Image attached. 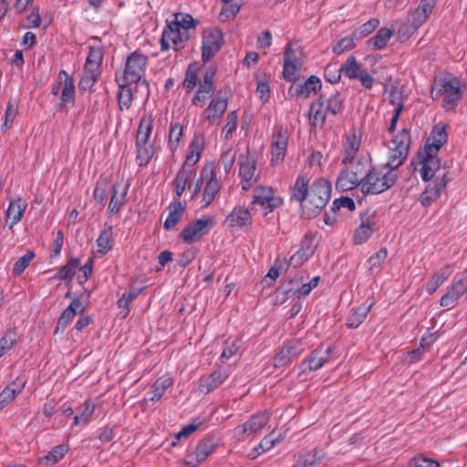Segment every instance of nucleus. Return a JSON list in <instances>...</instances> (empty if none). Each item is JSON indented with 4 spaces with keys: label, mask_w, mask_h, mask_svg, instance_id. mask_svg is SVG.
Instances as JSON below:
<instances>
[{
    "label": "nucleus",
    "mask_w": 467,
    "mask_h": 467,
    "mask_svg": "<svg viewBox=\"0 0 467 467\" xmlns=\"http://www.w3.org/2000/svg\"><path fill=\"white\" fill-rule=\"evenodd\" d=\"M307 175H299L291 190V201L301 204V213L304 218L317 217L327 206L331 196V183L323 179H316L309 185Z\"/></svg>",
    "instance_id": "obj_1"
},
{
    "label": "nucleus",
    "mask_w": 467,
    "mask_h": 467,
    "mask_svg": "<svg viewBox=\"0 0 467 467\" xmlns=\"http://www.w3.org/2000/svg\"><path fill=\"white\" fill-rule=\"evenodd\" d=\"M345 98L338 90L323 91L318 99L310 104L309 123L314 127H322L327 115L337 116L344 109Z\"/></svg>",
    "instance_id": "obj_2"
},
{
    "label": "nucleus",
    "mask_w": 467,
    "mask_h": 467,
    "mask_svg": "<svg viewBox=\"0 0 467 467\" xmlns=\"http://www.w3.org/2000/svg\"><path fill=\"white\" fill-rule=\"evenodd\" d=\"M362 183L364 195L379 194L390 189L397 182V171L389 170L384 164L373 166L371 161Z\"/></svg>",
    "instance_id": "obj_3"
},
{
    "label": "nucleus",
    "mask_w": 467,
    "mask_h": 467,
    "mask_svg": "<svg viewBox=\"0 0 467 467\" xmlns=\"http://www.w3.org/2000/svg\"><path fill=\"white\" fill-rule=\"evenodd\" d=\"M369 162L370 159L361 158L356 162L348 163V166L342 170L337 176L336 188L347 192L359 186L362 191V183L368 172Z\"/></svg>",
    "instance_id": "obj_4"
},
{
    "label": "nucleus",
    "mask_w": 467,
    "mask_h": 467,
    "mask_svg": "<svg viewBox=\"0 0 467 467\" xmlns=\"http://www.w3.org/2000/svg\"><path fill=\"white\" fill-rule=\"evenodd\" d=\"M442 95H445L443 108L446 110H453L462 95L460 80L454 77L435 78L431 97L436 99Z\"/></svg>",
    "instance_id": "obj_5"
},
{
    "label": "nucleus",
    "mask_w": 467,
    "mask_h": 467,
    "mask_svg": "<svg viewBox=\"0 0 467 467\" xmlns=\"http://www.w3.org/2000/svg\"><path fill=\"white\" fill-rule=\"evenodd\" d=\"M148 57L139 51L131 53L126 60L125 69L121 77V86H130L132 83H140L144 86L147 98L150 96V84L141 77L146 70Z\"/></svg>",
    "instance_id": "obj_6"
},
{
    "label": "nucleus",
    "mask_w": 467,
    "mask_h": 467,
    "mask_svg": "<svg viewBox=\"0 0 467 467\" xmlns=\"http://www.w3.org/2000/svg\"><path fill=\"white\" fill-rule=\"evenodd\" d=\"M432 142L430 143V139L425 143L422 150L418 152V161L421 164L420 175L422 180H426L429 177V170H431V163L433 162V157L438 154L440 149L447 141V132L444 127L439 125L434 126L432 132Z\"/></svg>",
    "instance_id": "obj_7"
},
{
    "label": "nucleus",
    "mask_w": 467,
    "mask_h": 467,
    "mask_svg": "<svg viewBox=\"0 0 467 467\" xmlns=\"http://www.w3.org/2000/svg\"><path fill=\"white\" fill-rule=\"evenodd\" d=\"M411 142L410 133L407 128H403L389 142V161L384 165L389 170H396L406 161Z\"/></svg>",
    "instance_id": "obj_8"
},
{
    "label": "nucleus",
    "mask_w": 467,
    "mask_h": 467,
    "mask_svg": "<svg viewBox=\"0 0 467 467\" xmlns=\"http://www.w3.org/2000/svg\"><path fill=\"white\" fill-rule=\"evenodd\" d=\"M378 229L377 213L372 210H366L360 213V224L356 229L353 236L355 244L366 243L372 234Z\"/></svg>",
    "instance_id": "obj_9"
},
{
    "label": "nucleus",
    "mask_w": 467,
    "mask_h": 467,
    "mask_svg": "<svg viewBox=\"0 0 467 467\" xmlns=\"http://www.w3.org/2000/svg\"><path fill=\"white\" fill-rule=\"evenodd\" d=\"M217 447V441L214 437L207 436L203 438L196 446L194 451L189 453L184 460V465L189 467H197L211 455Z\"/></svg>",
    "instance_id": "obj_10"
},
{
    "label": "nucleus",
    "mask_w": 467,
    "mask_h": 467,
    "mask_svg": "<svg viewBox=\"0 0 467 467\" xmlns=\"http://www.w3.org/2000/svg\"><path fill=\"white\" fill-rule=\"evenodd\" d=\"M213 224L214 220L210 216L197 219L181 232L180 237L184 243L192 244L208 234L210 228L213 227Z\"/></svg>",
    "instance_id": "obj_11"
},
{
    "label": "nucleus",
    "mask_w": 467,
    "mask_h": 467,
    "mask_svg": "<svg viewBox=\"0 0 467 467\" xmlns=\"http://www.w3.org/2000/svg\"><path fill=\"white\" fill-rule=\"evenodd\" d=\"M269 419L270 414L267 411L253 415L246 422L234 429V435L238 441H244L247 436L261 431L268 423Z\"/></svg>",
    "instance_id": "obj_12"
},
{
    "label": "nucleus",
    "mask_w": 467,
    "mask_h": 467,
    "mask_svg": "<svg viewBox=\"0 0 467 467\" xmlns=\"http://www.w3.org/2000/svg\"><path fill=\"white\" fill-rule=\"evenodd\" d=\"M186 32L182 31L179 28H174L173 25L167 20V26L162 32L161 39V47L162 51H167L171 47L178 51L184 47V42L187 39Z\"/></svg>",
    "instance_id": "obj_13"
},
{
    "label": "nucleus",
    "mask_w": 467,
    "mask_h": 467,
    "mask_svg": "<svg viewBox=\"0 0 467 467\" xmlns=\"http://www.w3.org/2000/svg\"><path fill=\"white\" fill-rule=\"evenodd\" d=\"M341 71L349 79H358L362 86L370 89L373 85V78L358 63L355 57H349L345 64L341 66Z\"/></svg>",
    "instance_id": "obj_14"
},
{
    "label": "nucleus",
    "mask_w": 467,
    "mask_h": 467,
    "mask_svg": "<svg viewBox=\"0 0 467 467\" xmlns=\"http://www.w3.org/2000/svg\"><path fill=\"white\" fill-rule=\"evenodd\" d=\"M305 350L301 340L295 339L285 343L273 359L275 368H282L300 356Z\"/></svg>",
    "instance_id": "obj_15"
},
{
    "label": "nucleus",
    "mask_w": 467,
    "mask_h": 467,
    "mask_svg": "<svg viewBox=\"0 0 467 467\" xmlns=\"http://www.w3.org/2000/svg\"><path fill=\"white\" fill-rule=\"evenodd\" d=\"M281 199L274 195L271 187H257L254 190L252 205H260L265 212V214L272 212L281 205Z\"/></svg>",
    "instance_id": "obj_16"
},
{
    "label": "nucleus",
    "mask_w": 467,
    "mask_h": 467,
    "mask_svg": "<svg viewBox=\"0 0 467 467\" xmlns=\"http://www.w3.org/2000/svg\"><path fill=\"white\" fill-rule=\"evenodd\" d=\"M223 43V37L220 30L212 29L204 32L202 51V60L206 62L214 57L220 51Z\"/></svg>",
    "instance_id": "obj_17"
},
{
    "label": "nucleus",
    "mask_w": 467,
    "mask_h": 467,
    "mask_svg": "<svg viewBox=\"0 0 467 467\" xmlns=\"http://www.w3.org/2000/svg\"><path fill=\"white\" fill-rule=\"evenodd\" d=\"M203 173L206 185L203 191L202 201L204 202V207H207L213 202L220 190V182L215 179L213 164L206 165L203 169Z\"/></svg>",
    "instance_id": "obj_18"
},
{
    "label": "nucleus",
    "mask_w": 467,
    "mask_h": 467,
    "mask_svg": "<svg viewBox=\"0 0 467 467\" xmlns=\"http://www.w3.org/2000/svg\"><path fill=\"white\" fill-rule=\"evenodd\" d=\"M322 88L319 78L310 76L303 84H294L288 89L290 97H302L307 99L311 93H317Z\"/></svg>",
    "instance_id": "obj_19"
},
{
    "label": "nucleus",
    "mask_w": 467,
    "mask_h": 467,
    "mask_svg": "<svg viewBox=\"0 0 467 467\" xmlns=\"http://www.w3.org/2000/svg\"><path fill=\"white\" fill-rule=\"evenodd\" d=\"M239 166L242 189L248 191L253 186V179L256 170L255 161L248 155L242 154L239 159Z\"/></svg>",
    "instance_id": "obj_20"
},
{
    "label": "nucleus",
    "mask_w": 467,
    "mask_h": 467,
    "mask_svg": "<svg viewBox=\"0 0 467 467\" xmlns=\"http://www.w3.org/2000/svg\"><path fill=\"white\" fill-rule=\"evenodd\" d=\"M302 61L296 57L295 50L288 45L284 53L283 76L287 81H296V74L301 69Z\"/></svg>",
    "instance_id": "obj_21"
},
{
    "label": "nucleus",
    "mask_w": 467,
    "mask_h": 467,
    "mask_svg": "<svg viewBox=\"0 0 467 467\" xmlns=\"http://www.w3.org/2000/svg\"><path fill=\"white\" fill-rule=\"evenodd\" d=\"M332 352L331 347L323 350L322 348H317L312 351L311 356L301 363L302 373L317 370L320 368L329 358Z\"/></svg>",
    "instance_id": "obj_22"
},
{
    "label": "nucleus",
    "mask_w": 467,
    "mask_h": 467,
    "mask_svg": "<svg viewBox=\"0 0 467 467\" xmlns=\"http://www.w3.org/2000/svg\"><path fill=\"white\" fill-rule=\"evenodd\" d=\"M288 144V136L286 131L278 130L273 135L271 143L272 148V158L271 162L276 165L282 162L286 154Z\"/></svg>",
    "instance_id": "obj_23"
},
{
    "label": "nucleus",
    "mask_w": 467,
    "mask_h": 467,
    "mask_svg": "<svg viewBox=\"0 0 467 467\" xmlns=\"http://www.w3.org/2000/svg\"><path fill=\"white\" fill-rule=\"evenodd\" d=\"M227 378L228 374L225 370H214L207 377H202L200 379L198 389L202 393L208 394L219 388Z\"/></svg>",
    "instance_id": "obj_24"
},
{
    "label": "nucleus",
    "mask_w": 467,
    "mask_h": 467,
    "mask_svg": "<svg viewBox=\"0 0 467 467\" xmlns=\"http://www.w3.org/2000/svg\"><path fill=\"white\" fill-rule=\"evenodd\" d=\"M467 291V278L457 280L441 298V306L451 308L459 298Z\"/></svg>",
    "instance_id": "obj_25"
},
{
    "label": "nucleus",
    "mask_w": 467,
    "mask_h": 467,
    "mask_svg": "<svg viewBox=\"0 0 467 467\" xmlns=\"http://www.w3.org/2000/svg\"><path fill=\"white\" fill-rule=\"evenodd\" d=\"M27 207V203L25 200L21 199L20 197L10 199L9 205L7 210L5 211V223H9V228L13 229V227L18 223Z\"/></svg>",
    "instance_id": "obj_26"
},
{
    "label": "nucleus",
    "mask_w": 467,
    "mask_h": 467,
    "mask_svg": "<svg viewBox=\"0 0 467 467\" xmlns=\"http://www.w3.org/2000/svg\"><path fill=\"white\" fill-rule=\"evenodd\" d=\"M62 75L65 77V79L60 94V111L64 109H68L74 107L76 102L74 79L66 71L60 70V77Z\"/></svg>",
    "instance_id": "obj_27"
},
{
    "label": "nucleus",
    "mask_w": 467,
    "mask_h": 467,
    "mask_svg": "<svg viewBox=\"0 0 467 467\" xmlns=\"http://www.w3.org/2000/svg\"><path fill=\"white\" fill-rule=\"evenodd\" d=\"M445 175V172H442L441 179H435L422 192L420 196V202L423 206H429L432 202L437 200L441 196V193L445 190L447 185Z\"/></svg>",
    "instance_id": "obj_28"
},
{
    "label": "nucleus",
    "mask_w": 467,
    "mask_h": 467,
    "mask_svg": "<svg viewBox=\"0 0 467 467\" xmlns=\"http://www.w3.org/2000/svg\"><path fill=\"white\" fill-rule=\"evenodd\" d=\"M221 93L222 90H219L217 93V98L212 99L205 110V119L212 124L220 119L227 109L228 99L226 98L219 97Z\"/></svg>",
    "instance_id": "obj_29"
},
{
    "label": "nucleus",
    "mask_w": 467,
    "mask_h": 467,
    "mask_svg": "<svg viewBox=\"0 0 467 467\" xmlns=\"http://www.w3.org/2000/svg\"><path fill=\"white\" fill-rule=\"evenodd\" d=\"M226 223L233 228H243L252 224V216L247 208L237 206L227 216Z\"/></svg>",
    "instance_id": "obj_30"
},
{
    "label": "nucleus",
    "mask_w": 467,
    "mask_h": 467,
    "mask_svg": "<svg viewBox=\"0 0 467 467\" xmlns=\"http://www.w3.org/2000/svg\"><path fill=\"white\" fill-rule=\"evenodd\" d=\"M428 16L423 12L416 8L412 13L410 14L407 24H404L399 30V34L411 36L413 35L423 23L428 19Z\"/></svg>",
    "instance_id": "obj_31"
},
{
    "label": "nucleus",
    "mask_w": 467,
    "mask_h": 467,
    "mask_svg": "<svg viewBox=\"0 0 467 467\" xmlns=\"http://www.w3.org/2000/svg\"><path fill=\"white\" fill-rule=\"evenodd\" d=\"M195 175V171L191 167H182L173 181V185L177 196H182L186 186L191 189V180Z\"/></svg>",
    "instance_id": "obj_32"
},
{
    "label": "nucleus",
    "mask_w": 467,
    "mask_h": 467,
    "mask_svg": "<svg viewBox=\"0 0 467 467\" xmlns=\"http://www.w3.org/2000/svg\"><path fill=\"white\" fill-rule=\"evenodd\" d=\"M168 209L170 212L164 222L163 227L165 230L170 231L172 230L182 220L185 207L180 201L175 200L170 203Z\"/></svg>",
    "instance_id": "obj_33"
},
{
    "label": "nucleus",
    "mask_w": 467,
    "mask_h": 467,
    "mask_svg": "<svg viewBox=\"0 0 467 467\" xmlns=\"http://www.w3.org/2000/svg\"><path fill=\"white\" fill-rule=\"evenodd\" d=\"M172 385V379L169 377L159 378L150 387V390L147 393L146 400L158 401L164 395L166 389Z\"/></svg>",
    "instance_id": "obj_34"
},
{
    "label": "nucleus",
    "mask_w": 467,
    "mask_h": 467,
    "mask_svg": "<svg viewBox=\"0 0 467 467\" xmlns=\"http://www.w3.org/2000/svg\"><path fill=\"white\" fill-rule=\"evenodd\" d=\"M203 146L202 138L195 136L189 146V152L182 167L193 168V165L198 162Z\"/></svg>",
    "instance_id": "obj_35"
},
{
    "label": "nucleus",
    "mask_w": 467,
    "mask_h": 467,
    "mask_svg": "<svg viewBox=\"0 0 467 467\" xmlns=\"http://www.w3.org/2000/svg\"><path fill=\"white\" fill-rule=\"evenodd\" d=\"M452 274L451 265H445L438 272L434 273L431 279L427 283L426 289L429 294H433L439 286L447 280Z\"/></svg>",
    "instance_id": "obj_36"
},
{
    "label": "nucleus",
    "mask_w": 467,
    "mask_h": 467,
    "mask_svg": "<svg viewBox=\"0 0 467 467\" xmlns=\"http://www.w3.org/2000/svg\"><path fill=\"white\" fill-rule=\"evenodd\" d=\"M130 188V183L125 185L123 192L119 196L118 195V187L117 185L112 186V196L110 198V202L108 207V213L109 215H113L117 213L121 207L125 204V199Z\"/></svg>",
    "instance_id": "obj_37"
},
{
    "label": "nucleus",
    "mask_w": 467,
    "mask_h": 467,
    "mask_svg": "<svg viewBox=\"0 0 467 467\" xmlns=\"http://www.w3.org/2000/svg\"><path fill=\"white\" fill-rule=\"evenodd\" d=\"M371 306L372 304H362L357 309H355L348 319V327L350 328L358 327L367 317L368 312L370 311Z\"/></svg>",
    "instance_id": "obj_38"
},
{
    "label": "nucleus",
    "mask_w": 467,
    "mask_h": 467,
    "mask_svg": "<svg viewBox=\"0 0 467 467\" xmlns=\"http://www.w3.org/2000/svg\"><path fill=\"white\" fill-rule=\"evenodd\" d=\"M172 16L173 18L169 21L173 25V27L186 33L188 29L194 27L198 24V21L194 20L189 14L176 13Z\"/></svg>",
    "instance_id": "obj_39"
},
{
    "label": "nucleus",
    "mask_w": 467,
    "mask_h": 467,
    "mask_svg": "<svg viewBox=\"0 0 467 467\" xmlns=\"http://www.w3.org/2000/svg\"><path fill=\"white\" fill-rule=\"evenodd\" d=\"M103 60V49L100 47H90L89 52L85 63V67L90 71H97L99 69Z\"/></svg>",
    "instance_id": "obj_40"
},
{
    "label": "nucleus",
    "mask_w": 467,
    "mask_h": 467,
    "mask_svg": "<svg viewBox=\"0 0 467 467\" xmlns=\"http://www.w3.org/2000/svg\"><path fill=\"white\" fill-rule=\"evenodd\" d=\"M113 244V231L112 227L109 226L104 228L99 236L97 239V244L99 246L98 253L101 254H106L109 251L112 249Z\"/></svg>",
    "instance_id": "obj_41"
},
{
    "label": "nucleus",
    "mask_w": 467,
    "mask_h": 467,
    "mask_svg": "<svg viewBox=\"0 0 467 467\" xmlns=\"http://www.w3.org/2000/svg\"><path fill=\"white\" fill-rule=\"evenodd\" d=\"M392 30L381 27L373 37L368 40V44L372 45L374 50L382 49L387 46L389 40L392 36Z\"/></svg>",
    "instance_id": "obj_42"
},
{
    "label": "nucleus",
    "mask_w": 467,
    "mask_h": 467,
    "mask_svg": "<svg viewBox=\"0 0 467 467\" xmlns=\"http://www.w3.org/2000/svg\"><path fill=\"white\" fill-rule=\"evenodd\" d=\"M24 385L12 382L5 387L0 393V410L4 409L12 400H15L17 393H19Z\"/></svg>",
    "instance_id": "obj_43"
},
{
    "label": "nucleus",
    "mask_w": 467,
    "mask_h": 467,
    "mask_svg": "<svg viewBox=\"0 0 467 467\" xmlns=\"http://www.w3.org/2000/svg\"><path fill=\"white\" fill-rule=\"evenodd\" d=\"M153 126V119L151 116L142 117L137 132V142L147 143L150 136Z\"/></svg>",
    "instance_id": "obj_44"
},
{
    "label": "nucleus",
    "mask_w": 467,
    "mask_h": 467,
    "mask_svg": "<svg viewBox=\"0 0 467 467\" xmlns=\"http://www.w3.org/2000/svg\"><path fill=\"white\" fill-rule=\"evenodd\" d=\"M85 306L78 297H75L70 305L60 315V320L64 324L69 323L77 314L84 312Z\"/></svg>",
    "instance_id": "obj_45"
},
{
    "label": "nucleus",
    "mask_w": 467,
    "mask_h": 467,
    "mask_svg": "<svg viewBox=\"0 0 467 467\" xmlns=\"http://www.w3.org/2000/svg\"><path fill=\"white\" fill-rule=\"evenodd\" d=\"M18 340V335L16 329H9L4 337L0 338V358L10 350Z\"/></svg>",
    "instance_id": "obj_46"
},
{
    "label": "nucleus",
    "mask_w": 467,
    "mask_h": 467,
    "mask_svg": "<svg viewBox=\"0 0 467 467\" xmlns=\"http://www.w3.org/2000/svg\"><path fill=\"white\" fill-rule=\"evenodd\" d=\"M147 143H139L136 141L137 146V161L140 166H146L151 160L154 154V148Z\"/></svg>",
    "instance_id": "obj_47"
},
{
    "label": "nucleus",
    "mask_w": 467,
    "mask_h": 467,
    "mask_svg": "<svg viewBox=\"0 0 467 467\" xmlns=\"http://www.w3.org/2000/svg\"><path fill=\"white\" fill-rule=\"evenodd\" d=\"M119 91L118 92V100L120 109L123 108L129 109L133 100V94L130 86H121V79L117 78Z\"/></svg>",
    "instance_id": "obj_48"
},
{
    "label": "nucleus",
    "mask_w": 467,
    "mask_h": 467,
    "mask_svg": "<svg viewBox=\"0 0 467 467\" xmlns=\"http://www.w3.org/2000/svg\"><path fill=\"white\" fill-rule=\"evenodd\" d=\"M303 283V277L300 278H293L289 279L288 281L285 282L279 288H278V295H282V302L285 301L289 297L295 296L296 294H298L297 287L295 288L293 286V284H301Z\"/></svg>",
    "instance_id": "obj_49"
},
{
    "label": "nucleus",
    "mask_w": 467,
    "mask_h": 467,
    "mask_svg": "<svg viewBox=\"0 0 467 467\" xmlns=\"http://www.w3.org/2000/svg\"><path fill=\"white\" fill-rule=\"evenodd\" d=\"M110 189L109 181L108 178H100L96 184L94 189V199L98 202H103L107 197Z\"/></svg>",
    "instance_id": "obj_50"
},
{
    "label": "nucleus",
    "mask_w": 467,
    "mask_h": 467,
    "mask_svg": "<svg viewBox=\"0 0 467 467\" xmlns=\"http://www.w3.org/2000/svg\"><path fill=\"white\" fill-rule=\"evenodd\" d=\"M322 457H317V452H308L300 456L293 467H318L321 464Z\"/></svg>",
    "instance_id": "obj_51"
},
{
    "label": "nucleus",
    "mask_w": 467,
    "mask_h": 467,
    "mask_svg": "<svg viewBox=\"0 0 467 467\" xmlns=\"http://www.w3.org/2000/svg\"><path fill=\"white\" fill-rule=\"evenodd\" d=\"M183 128L179 122L171 124L168 142L169 148L171 151H174L178 148Z\"/></svg>",
    "instance_id": "obj_52"
},
{
    "label": "nucleus",
    "mask_w": 467,
    "mask_h": 467,
    "mask_svg": "<svg viewBox=\"0 0 467 467\" xmlns=\"http://www.w3.org/2000/svg\"><path fill=\"white\" fill-rule=\"evenodd\" d=\"M379 25V21L377 18H372L368 22L361 25L358 29L353 32V36L358 39H361L370 33H372Z\"/></svg>",
    "instance_id": "obj_53"
},
{
    "label": "nucleus",
    "mask_w": 467,
    "mask_h": 467,
    "mask_svg": "<svg viewBox=\"0 0 467 467\" xmlns=\"http://www.w3.org/2000/svg\"><path fill=\"white\" fill-rule=\"evenodd\" d=\"M17 116V107L15 105V101L13 99H9L7 102L5 113V119L4 123L2 125V130L4 131L9 130L15 119Z\"/></svg>",
    "instance_id": "obj_54"
},
{
    "label": "nucleus",
    "mask_w": 467,
    "mask_h": 467,
    "mask_svg": "<svg viewBox=\"0 0 467 467\" xmlns=\"http://www.w3.org/2000/svg\"><path fill=\"white\" fill-rule=\"evenodd\" d=\"M35 257V254L32 251H27L22 257H20L14 265L13 274L15 275H20L26 268L29 265L30 262Z\"/></svg>",
    "instance_id": "obj_55"
},
{
    "label": "nucleus",
    "mask_w": 467,
    "mask_h": 467,
    "mask_svg": "<svg viewBox=\"0 0 467 467\" xmlns=\"http://www.w3.org/2000/svg\"><path fill=\"white\" fill-rule=\"evenodd\" d=\"M95 410V405L88 401H86L84 404V409L80 413H78L73 418L72 425H78L81 423H86L90 416L93 414Z\"/></svg>",
    "instance_id": "obj_56"
},
{
    "label": "nucleus",
    "mask_w": 467,
    "mask_h": 467,
    "mask_svg": "<svg viewBox=\"0 0 467 467\" xmlns=\"http://www.w3.org/2000/svg\"><path fill=\"white\" fill-rule=\"evenodd\" d=\"M341 67H337L336 64H328L324 71L325 79L331 84L338 83L341 79Z\"/></svg>",
    "instance_id": "obj_57"
},
{
    "label": "nucleus",
    "mask_w": 467,
    "mask_h": 467,
    "mask_svg": "<svg viewBox=\"0 0 467 467\" xmlns=\"http://www.w3.org/2000/svg\"><path fill=\"white\" fill-rule=\"evenodd\" d=\"M98 80V72L90 71L88 68L84 67L83 76L79 81V88L81 89H88L93 87Z\"/></svg>",
    "instance_id": "obj_58"
},
{
    "label": "nucleus",
    "mask_w": 467,
    "mask_h": 467,
    "mask_svg": "<svg viewBox=\"0 0 467 467\" xmlns=\"http://www.w3.org/2000/svg\"><path fill=\"white\" fill-rule=\"evenodd\" d=\"M78 265V259L71 258L66 265L60 267V279L71 280Z\"/></svg>",
    "instance_id": "obj_59"
},
{
    "label": "nucleus",
    "mask_w": 467,
    "mask_h": 467,
    "mask_svg": "<svg viewBox=\"0 0 467 467\" xmlns=\"http://www.w3.org/2000/svg\"><path fill=\"white\" fill-rule=\"evenodd\" d=\"M241 8V4L234 3V4H225L220 12L219 17L221 21H226L233 19Z\"/></svg>",
    "instance_id": "obj_60"
},
{
    "label": "nucleus",
    "mask_w": 467,
    "mask_h": 467,
    "mask_svg": "<svg viewBox=\"0 0 467 467\" xmlns=\"http://www.w3.org/2000/svg\"><path fill=\"white\" fill-rule=\"evenodd\" d=\"M240 348V340H226L224 342L223 350L222 352L221 358L224 359H229L233 356H234Z\"/></svg>",
    "instance_id": "obj_61"
},
{
    "label": "nucleus",
    "mask_w": 467,
    "mask_h": 467,
    "mask_svg": "<svg viewBox=\"0 0 467 467\" xmlns=\"http://www.w3.org/2000/svg\"><path fill=\"white\" fill-rule=\"evenodd\" d=\"M348 208L349 211H354L356 208L355 202L350 197H340L338 199H336L331 206V212L334 213H337L340 208Z\"/></svg>",
    "instance_id": "obj_62"
},
{
    "label": "nucleus",
    "mask_w": 467,
    "mask_h": 467,
    "mask_svg": "<svg viewBox=\"0 0 467 467\" xmlns=\"http://www.w3.org/2000/svg\"><path fill=\"white\" fill-rule=\"evenodd\" d=\"M237 125V112L235 110L231 111L227 115V122L223 128L222 133L224 134V139H228L233 132L235 130Z\"/></svg>",
    "instance_id": "obj_63"
},
{
    "label": "nucleus",
    "mask_w": 467,
    "mask_h": 467,
    "mask_svg": "<svg viewBox=\"0 0 467 467\" xmlns=\"http://www.w3.org/2000/svg\"><path fill=\"white\" fill-rule=\"evenodd\" d=\"M354 36H345L341 38L334 47L333 52L336 54H342L346 51L351 50L354 48Z\"/></svg>",
    "instance_id": "obj_64"
}]
</instances>
